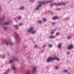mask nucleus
I'll list each match as a JSON object with an SVG mask.
<instances>
[{
	"label": "nucleus",
	"instance_id": "obj_34",
	"mask_svg": "<svg viewBox=\"0 0 74 74\" xmlns=\"http://www.w3.org/2000/svg\"><path fill=\"white\" fill-rule=\"evenodd\" d=\"M22 25V23H20L18 25H19V26H21V25Z\"/></svg>",
	"mask_w": 74,
	"mask_h": 74
},
{
	"label": "nucleus",
	"instance_id": "obj_19",
	"mask_svg": "<svg viewBox=\"0 0 74 74\" xmlns=\"http://www.w3.org/2000/svg\"><path fill=\"white\" fill-rule=\"evenodd\" d=\"M55 36H50L49 37V38H54Z\"/></svg>",
	"mask_w": 74,
	"mask_h": 74
},
{
	"label": "nucleus",
	"instance_id": "obj_4",
	"mask_svg": "<svg viewBox=\"0 0 74 74\" xmlns=\"http://www.w3.org/2000/svg\"><path fill=\"white\" fill-rule=\"evenodd\" d=\"M10 45L12 46V45H14V43H12L11 42H6V46H7V45Z\"/></svg>",
	"mask_w": 74,
	"mask_h": 74
},
{
	"label": "nucleus",
	"instance_id": "obj_30",
	"mask_svg": "<svg viewBox=\"0 0 74 74\" xmlns=\"http://www.w3.org/2000/svg\"><path fill=\"white\" fill-rule=\"evenodd\" d=\"M63 71H64L65 73H67V72H68L66 70H64Z\"/></svg>",
	"mask_w": 74,
	"mask_h": 74
},
{
	"label": "nucleus",
	"instance_id": "obj_28",
	"mask_svg": "<svg viewBox=\"0 0 74 74\" xmlns=\"http://www.w3.org/2000/svg\"><path fill=\"white\" fill-rule=\"evenodd\" d=\"M30 72L29 71H27L25 74H30Z\"/></svg>",
	"mask_w": 74,
	"mask_h": 74
},
{
	"label": "nucleus",
	"instance_id": "obj_13",
	"mask_svg": "<svg viewBox=\"0 0 74 74\" xmlns=\"http://www.w3.org/2000/svg\"><path fill=\"white\" fill-rule=\"evenodd\" d=\"M12 70H15V69H16V67L15 66L13 65L12 66Z\"/></svg>",
	"mask_w": 74,
	"mask_h": 74
},
{
	"label": "nucleus",
	"instance_id": "obj_22",
	"mask_svg": "<svg viewBox=\"0 0 74 74\" xmlns=\"http://www.w3.org/2000/svg\"><path fill=\"white\" fill-rule=\"evenodd\" d=\"M14 62V60H9V62L10 63H12Z\"/></svg>",
	"mask_w": 74,
	"mask_h": 74
},
{
	"label": "nucleus",
	"instance_id": "obj_3",
	"mask_svg": "<svg viewBox=\"0 0 74 74\" xmlns=\"http://www.w3.org/2000/svg\"><path fill=\"white\" fill-rule=\"evenodd\" d=\"M32 32L31 34H34L36 33V31L34 30L33 27H31L29 29L27 30V32Z\"/></svg>",
	"mask_w": 74,
	"mask_h": 74
},
{
	"label": "nucleus",
	"instance_id": "obj_33",
	"mask_svg": "<svg viewBox=\"0 0 74 74\" xmlns=\"http://www.w3.org/2000/svg\"><path fill=\"white\" fill-rule=\"evenodd\" d=\"M45 47H46V45H45L44 46H43L42 47L43 48H45Z\"/></svg>",
	"mask_w": 74,
	"mask_h": 74
},
{
	"label": "nucleus",
	"instance_id": "obj_37",
	"mask_svg": "<svg viewBox=\"0 0 74 74\" xmlns=\"http://www.w3.org/2000/svg\"><path fill=\"white\" fill-rule=\"evenodd\" d=\"M10 71V69H8V70H7V71L8 72L9 71Z\"/></svg>",
	"mask_w": 74,
	"mask_h": 74
},
{
	"label": "nucleus",
	"instance_id": "obj_7",
	"mask_svg": "<svg viewBox=\"0 0 74 74\" xmlns=\"http://www.w3.org/2000/svg\"><path fill=\"white\" fill-rule=\"evenodd\" d=\"M41 6L40 5V3H39V5L36 6V7L35 8V10H38V9L41 7Z\"/></svg>",
	"mask_w": 74,
	"mask_h": 74
},
{
	"label": "nucleus",
	"instance_id": "obj_15",
	"mask_svg": "<svg viewBox=\"0 0 74 74\" xmlns=\"http://www.w3.org/2000/svg\"><path fill=\"white\" fill-rule=\"evenodd\" d=\"M52 2V0H51L50 1H46L45 3H51Z\"/></svg>",
	"mask_w": 74,
	"mask_h": 74
},
{
	"label": "nucleus",
	"instance_id": "obj_12",
	"mask_svg": "<svg viewBox=\"0 0 74 74\" xmlns=\"http://www.w3.org/2000/svg\"><path fill=\"white\" fill-rule=\"evenodd\" d=\"M55 29H53V30L51 31V32H50V34H54V33H55Z\"/></svg>",
	"mask_w": 74,
	"mask_h": 74
},
{
	"label": "nucleus",
	"instance_id": "obj_35",
	"mask_svg": "<svg viewBox=\"0 0 74 74\" xmlns=\"http://www.w3.org/2000/svg\"><path fill=\"white\" fill-rule=\"evenodd\" d=\"M4 29L5 30H6V29H7V27H4Z\"/></svg>",
	"mask_w": 74,
	"mask_h": 74
},
{
	"label": "nucleus",
	"instance_id": "obj_38",
	"mask_svg": "<svg viewBox=\"0 0 74 74\" xmlns=\"http://www.w3.org/2000/svg\"><path fill=\"white\" fill-rule=\"evenodd\" d=\"M51 14H52V15H53V14H54V13L53 12H51Z\"/></svg>",
	"mask_w": 74,
	"mask_h": 74
},
{
	"label": "nucleus",
	"instance_id": "obj_8",
	"mask_svg": "<svg viewBox=\"0 0 74 74\" xmlns=\"http://www.w3.org/2000/svg\"><path fill=\"white\" fill-rule=\"evenodd\" d=\"M58 49H60L62 48V43H59L58 46Z\"/></svg>",
	"mask_w": 74,
	"mask_h": 74
},
{
	"label": "nucleus",
	"instance_id": "obj_23",
	"mask_svg": "<svg viewBox=\"0 0 74 74\" xmlns=\"http://www.w3.org/2000/svg\"><path fill=\"white\" fill-rule=\"evenodd\" d=\"M59 67L58 66H56L54 67V69H56V70H57V69H59Z\"/></svg>",
	"mask_w": 74,
	"mask_h": 74
},
{
	"label": "nucleus",
	"instance_id": "obj_6",
	"mask_svg": "<svg viewBox=\"0 0 74 74\" xmlns=\"http://www.w3.org/2000/svg\"><path fill=\"white\" fill-rule=\"evenodd\" d=\"M69 3V1H67V2L66 3H58L57 5L58 6H59V5H65V4H68V3Z\"/></svg>",
	"mask_w": 74,
	"mask_h": 74
},
{
	"label": "nucleus",
	"instance_id": "obj_39",
	"mask_svg": "<svg viewBox=\"0 0 74 74\" xmlns=\"http://www.w3.org/2000/svg\"><path fill=\"white\" fill-rule=\"evenodd\" d=\"M69 53H70V52H68L67 53V54L68 55H69Z\"/></svg>",
	"mask_w": 74,
	"mask_h": 74
},
{
	"label": "nucleus",
	"instance_id": "obj_5",
	"mask_svg": "<svg viewBox=\"0 0 74 74\" xmlns=\"http://www.w3.org/2000/svg\"><path fill=\"white\" fill-rule=\"evenodd\" d=\"M37 68L36 67H33L32 68V72L34 73H36V71H37Z\"/></svg>",
	"mask_w": 74,
	"mask_h": 74
},
{
	"label": "nucleus",
	"instance_id": "obj_31",
	"mask_svg": "<svg viewBox=\"0 0 74 74\" xmlns=\"http://www.w3.org/2000/svg\"><path fill=\"white\" fill-rule=\"evenodd\" d=\"M56 36H58V35H59V32H57L56 33Z\"/></svg>",
	"mask_w": 74,
	"mask_h": 74
},
{
	"label": "nucleus",
	"instance_id": "obj_25",
	"mask_svg": "<svg viewBox=\"0 0 74 74\" xmlns=\"http://www.w3.org/2000/svg\"><path fill=\"white\" fill-rule=\"evenodd\" d=\"M22 17L21 16H19L18 18V20H21V19Z\"/></svg>",
	"mask_w": 74,
	"mask_h": 74
},
{
	"label": "nucleus",
	"instance_id": "obj_29",
	"mask_svg": "<svg viewBox=\"0 0 74 74\" xmlns=\"http://www.w3.org/2000/svg\"><path fill=\"white\" fill-rule=\"evenodd\" d=\"M48 47L49 48H51V47H52V45H48Z\"/></svg>",
	"mask_w": 74,
	"mask_h": 74
},
{
	"label": "nucleus",
	"instance_id": "obj_2",
	"mask_svg": "<svg viewBox=\"0 0 74 74\" xmlns=\"http://www.w3.org/2000/svg\"><path fill=\"white\" fill-rule=\"evenodd\" d=\"M14 33L15 34V40H16V41H17V42L18 44H19V42L20 41V39L19 38V37L18 36L19 35H18V34L17 32H15Z\"/></svg>",
	"mask_w": 74,
	"mask_h": 74
},
{
	"label": "nucleus",
	"instance_id": "obj_11",
	"mask_svg": "<svg viewBox=\"0 0 74 74\" xmlns=\"http://www.w3.org/2000/svg\"><path fill=\"white\" fill-rule=\"evenodd\" d=\"M5 15H3V18H0V20L1 21H4V19L5 18Z\"/></svg>",
	"mask_w": 74,
	"mask_h": 74
},
{
	"label": "nucleus",
	"instance_id": "obj_26",
	"mask_svg": "<svg viewBox=\"0 0 74 74\" xmlns=\"http://www.w3.org/2000/svg\"><path fill=\"white\" fill-rule=\"evenodd\" d=\"M24 8V7L23 6L20 8V10H23Z\"/></svg>",
	"mask_w": 74,
	"mask_h": 74
},
{
	"label": "nucleus",
	"instance_id": "obj_10",
	"mask_svg": "<svg viewBox=\"0 0 74 74\" xmlns=\"http://www.w3.org/2000/svg\"><path fill=\"white\" fill-rule=\"evenodd\" d=\"M39 4H40V5L41 6L42 4H45V2L44 1L40 2L38 3Z\"/></svg>",
	"mask_w": 74,
	"mask_h": 74
},
{
	"label": "nucleus",
	"instance_id": "obj_45",
	"mask_svg": "<svg viewBox=\"0 0 74 74\" xmlns=\"http://www.w3.org/2000/svg\"><path fill=\"white\" fill-rule=\"evenodd\" d=\"M30 0V1H32V0Z\"/></svg>",
	"mask_w": 74,
	"mask_h": 74
},
{
	"label": "nucleus",
	"instance_id": "obj_44",
	"mask_svg": "<svg viewBox=\"0 0 74 74\" xmlns=\"http://www.w3.org/2000/svg\"><path fill=\"white\" fill-rule=\"evenodd\" d=\"M28 58H29V57H28Z\"/></svg>",
	"mask_w": 74,
	"mask_h": 74
},
{
	"label": "nucleus",
	"instance_id": "obj_20",
	"mask_svg": "<svg viewBox=\"0 0 74 74\" xmlns=\"http://www.w3.org/2000/svg\"><path fill=\"white\" fill-rule=\"evenodd\" d=\"M42 21H38V23H39V24H41V23H42Z\"/></svg>",
	"mask_w": 74,
	"mask_h": 74
},
{
	"label": "nucleus",
	"instance_id": "obj_14",
	"mask_svg": "<svg viewBox=\"0 0 74 74\" xmlns=\"http://www.w3.org/2000/svg\"><path fill=\"white\" fill-rule=\"evenodd\" d=\"M13 60H15V61H18V58L15 57H13Z\"/></svg>",
	"mask_w": 74,
	"mask_h": 74
},
{
	"label": "nucleus",
	"instance_id": "obj_41",
	"mask_svg": "<svg viewBox=\"0 0 74 74\" xmlns=\"http://www.w3.org/2000/svg\"><path fill=\"white\" fill-rule=\"evenodd\" d=\"M38 48H39V49H40V48H41V47H38Z\"/></svg>",
	"mask_w": 74,
	"mask_h": 74
},
{
	"label": "nucleus",
	"instance_id": "obj_24",
	"mask_svg": "<svg viewBox=\"0 0 74 74\" xmlns=\"http://www.w3.org/2000/svg\"><path fill=\"white\" fill-rule=\"evenodd\" d=\"M42 20L45 22L47 21V20L45 18H43Z\"/></svg>",
	"mask_w": 74,
	"mask_h": 74
},
{
	"label": "nucleus",
	"instance_id": "obj_16",
	"mask_svg": "<svg viewBox=\"0 0 74 74\" xmlns=\"http://www.w3.org/2000/svg\"><path fill=\"white\" fill-rule=\"evenodd\" d=\"M15 28V29H17L18 27V25H14L13 26Z\"/></svg>",
	"mask_w": 74,
	"mask_h": 74
},
{
	"label": "nucleus",
	"instance_id": "obj_32",
	"mask_svg": "<svg viewBox=\"0 0 74 74\" xmlns=\"http://www.w3.org/2000/svg\"><path fill=\"white\" fill-rule=\"evenodd\" d=\"M5 55H3V57H2V58H3V59H4V58H5Z\"/></svg>",
	"mask_w": 74,
	"mask_h": 74
},
{
	"label": "nucleus",
	"instance_id": "obj_42",
	"mask_svg": "<svg viewBox=\"0 0 74 74\" xmlns=\"http://www.w3.org/2000/svg\"><path fill=\"white\" fill-rule=\"evenodd\" d=\"M57 10H60V8H58L57 9Z\"/></svg>",
	"mask_w": 74,
	"mask_h": 74
},
{
	"label": "nucleus",
	"instance_id": "obj_17",
	"mask_svg": "<svg viewBox=\"0 0 74 74\" xmlns=\"http://www.w3.org/2000/svg\"><path fill=\"white\" fill-rule=\"evenodd\" d=\"M9 24V22H6L5 23H3V25H8Z\"/></svg>",
	"mask_w": 74,
	"mask_h": 74
},
{
	"label": "nucleus",
	"instance_id": "obj_27",
	"mask_svg": "<svg viewBox=\"0 0 74 74\" xmlns=\"http://www.w3.org/2000/svg\"><path fill=\"white\" fill-rule=\"evenodd\" d=\"M51 23L53 25H55V22H51Z\"/></svg>",
	"mask_w": 74,
	"mask_h": 74
},
{
	"label": "nucleus",
	"instance_id": "obj_36",
	"mask_svg": "<svg viewBox=\"0 0 74 74\" xmlns=\"http://www.w3.org/2000/svg\"><path fill=\"white\" fill-rule=\"evenodd\" d=\"M34 47L35 48H36L38 47V46H37V45H35Z\"/></svg>",
	"mask_w": 74,
	"mask_h": 74
},
{
	"label": "nucleus",
	"instance_id": "obj_21",
	"mask_svg": "<svg viewBox=\"0 0 74 74\" xmlns=\"http://www.w3.org/2000/svg\"><path fill=\"white\" fill-rule=\"evenodd\" d=\"M71 36H68L67 37V38L68 40H69L70 39H71Z\"/></svg>",
	"mask_w": 74,
	"mask_h": 74
},
{
	"label": "nucleus",
	"instance_id": "obj_1",
	"mask_svg": "<svg viewBox=\"0 0 74 74\" xmlns=\"http://www.w3.org/2000/svg\"><path fill=\"white\" fill-rule=\"evenodd\" d=\"M55 59L57 60H58L59 61L60 59L59 58H57V57H55L53 58H49L47 59L46 60V62L48 63H49V62H50L51 61L53 60H55Z\"/></svg>",
	"mask_w": 74,
	"mask_h": 74
},
{
	"label": "nucleus",
	"instance_id": "obj_18",
	"mask_svg": "<svg viewBox=\"0 0 74 74\" xmlns=\"http://www.w3.org/2000/svg\"><path fill=\"white\" fill-rule=\"evenodd\" d=\"M58 19V17H53V20H56V19Z\"/></svg>",
	"mask_w": 74,
	"mask_h": 74
},
{
	"label": "nucleus",
	"instance_id": "obj_43",
	"mask_svg": "<svg viewBox=\"0 0 74 74\" xmlns=\"http://www.w3.org/2000/svg\"><path fill=\"white\" fill-rule=\"evenodd\" d=\"M68 74H70V73H68Z\"/></svg>",
	"mask_w": 74,
	"mask_h": 74
},
{
	"label": "nucleus",
	"instance_id": "obj_40",
	"mask_svg": "<svg viewBox=\"0 0 74 74\" xmlns=\"http://www.w3.org/2000/svg\"><path fill=\"white\" fill-rule=\"evenodd\" d=\"M3 74H7V73H4Z\"/></svg>",
	"mask_w": 74,
	"mask_h": 74
},
{
	"label": "nucleus",
	"instance_id": "obj_9",
	"mask_svg": "<svg viewBox=\"0 0 74 74\" xmlns=\"http://www.w3.org/2000/svg\"><path fill=\"white\" fill-rule=\"evenodd\" d=\"M73 48V46L71 45L69 46H68V49H72Z\"/></svg>",
	"mask_w": 74,
	"mask_h": 74
}]
</instances>
